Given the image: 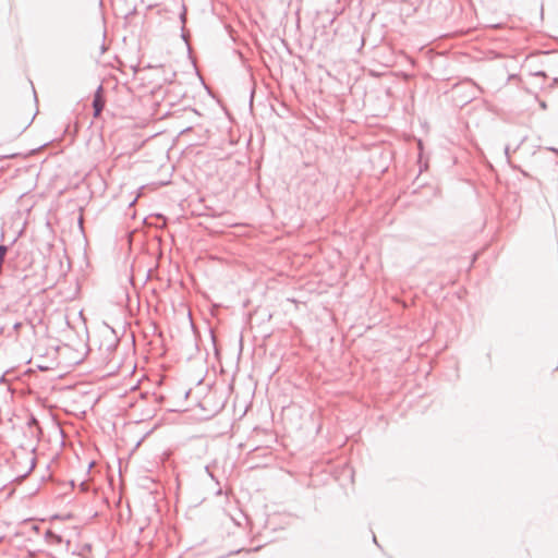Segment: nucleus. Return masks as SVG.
Wrapping results in <instances>:
<instances>
[{"mask_svg": "<svg viewBox=\"0 0 558 558\" xmlns=\"http://www.w3.org/2000/svg\"><path fill=\"white\" fill-rule=\"evenodd\" d=\"M93 106H94V110H95L94 116L98 117L100 114L101 110L104 109V106H105V101L102 100V98H101V96L99 94H97L95 96Z\"/></svg>", "mask_w": 558, "mask_h": 558, "instance_id": "obj_1", "label": "nucleus"}, {"mask_svg": "<svg viewBox=\"0 0 558 558\" xmlns=\"http://www.w3.org/2000/svg\"><path fill=\"white\" fill-rule=\"evenodd\" d=\"M47 537L51 543L60 544L64 541L61 534H58L53 529L47 531Z\"/></svg>", "mask_w": 558, "mask_h": 558, "instance_id": "obj_2", "label": "nucleus"}, {"mask_svg": "<svg viewBox=\"0 0 558 558\" xmlns=\"http://www.w3.org/2000/svg\"><path fill=\"white\" fill-rule=\"evenodd\" d=\"M445 35H454V36H458V35H465V33L463 31H456L453 33H446Z\"/></svg>", "mask_w": 558, "mask_h": 558, "instance_id": "obj_3", "label": "nucleus"}, {"mask_svg": "<svg viewBox=\"0 0 558 558\" xmlns=\"http://www.w3.org/2000/svg\"><path fill=\"white\" fill-rule=\"evenodd\" d=\"M184 35H186L185 29H184V27H181V36H184Z\"/></svg>", "mask_w": 558, "mask_h": 558, "instance_id": "obj_4", "label": "nucleus"}]
</instances>
